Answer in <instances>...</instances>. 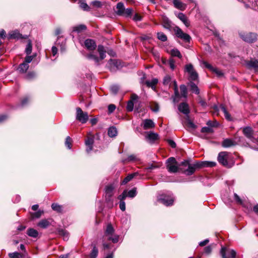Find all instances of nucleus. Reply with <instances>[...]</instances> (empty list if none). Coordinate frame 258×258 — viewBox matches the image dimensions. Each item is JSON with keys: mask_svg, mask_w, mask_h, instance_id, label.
I'll return each mask as SVG.
<instances>
[{"mask_svg": "<svg viewBox=\"0 0 258 258\" xmlns=\"http://www.w3.org/2000/svg\"><path fill=\"white\" fill-rule=\"evenodd\" d=\"M97 51L99 54V56L94 52L87 54L86 56L88 59L94 60L96 64L99 65L100 61L105 58L106 51L104 47L102 45L98 46Z\"/></svg>", "mask_w": 258, "mask_h": 258, "instance_id": "nucleus-1", "label": "nucleus"}, {"mask_svg": "<svg viewBox=\"0 0 258 258\" xmlns=\"http://www.w3.org/2000/svg\"><path fill=\"white\" fill-rule=\"evenodd\" d=\"M166 168L169 173H176L180 171V168L178 165V162L173 157H169L166 162Z\"/></svg>", "mask_w": 258, "mask_h": 258, "instance_id": "nucleus-2", "label": "nucleus"}, {"mask_svg": "<svg viewBox=\"0 0 258 258\" xmlns=\"http://www.w3.org/2000/svg\"><path fill=\"white\" fill-rule=\"evenodd\" d=\"M175 36L183 41L184 42L189 43L191 39L188 34L184 33L179 27L176 26L173 28Z\"/></svg>", "mask_w": 258, "mask_h": 258, "instance_id": "nucleus-3", "label": "nucleus"}, {"mask_svg": "<svg viewBox=\"0 0 258 258\" xmlns=\"http://www.w3.org/2000/svg\"><path fill=\"white\" fill-rule=\"evenodd\" d=\"M145 75H144L141 79V83L143 85H146L148 88H151L153 90L155 91L157 85L158 83V79L157 78H153L149 80H146Z\"/></svg>", "mask_w": 258, "mask_h": 258, "instance_id": "nucleus-4", "label": "nucleus"}, {"mask_svg": "<svg viewBox=\"0 0 258 258\" xmlns=\"http://www.w3.org/2000/svg\"><path fill=\"white\" fill-rule=\"evenodd\" d=\"M240 38L245 42L253 43L257 40V34L252 32H240Z\"/></svg>", "mask_w": 258, "mask_h": 258, "instance_id": "nucleus-5", "label": "nucleus"}, {"mask_svg": "<svg viewBox=\"0 0 258 258\" xmlns=\"http://www.w3.org/2000/svg\"><path fill=\"white\" fill-rule=\"evenodd\" d=\"M198 164H199L198 161L193 164L189 163L187 165V168H180V171L187 176H190L195 172L197 169H200V167L197 166Z\"/></svg>", "mask_w": 258, "mask_h": 258, "instance_id": "nucleus-6", "label": "nucleus"}, {"mask_svg": "<svg viewBox=\"0 0 258 258\" xmlns=\"http://www.w3.org/2000/svg\"><path fill=\"white\" fill-rule=\"evenodd\" d=\"M228 153L227 152H221L218 156V161L223 166L230 168L232 167V164L228 163L227 161Z\"/></svg>", "mask_w": 258, "mask_h": 258, "instance_id": "nucleus-7", "label": "nucleus"}, {"mask_svg": "<svg viewBox=\"0 0 258 258\" xmlns=\"http://www.w3.org/2000/svg\"><path fill=\"white\" fill-rule=\"evenodd\" d=\"M172 83L173 84L174 86V90L175 92V97H179V94L178 91V86L176 81H173V82H171V78L169 75H166L164 77L163 80V84L164 86H170Z\"/></svg>", "mask_w": 258, "mask_h": 258, "instance_id": "nucleus-8", "label": "nucleus"}, {"mask_svg": "<svg viewBox=\"0 0 258 258\" xmlns=\"http://www.w3.org/2000/svg\"><path fill=\"white\" fill-rule=\"evenodd\" d=\"M158 201L164 205L168 207L173 205L174 199L170 196L162 195L158 198Z\"/></svg>", "mask_w": 258, "mask_h": 258, "instance_id": "nucleus-9", "label": "nucleus"}, {"mask_svg": "<svg viewBox=\"0 0 258 258\" xmlns=\"http://www.w3.org/2000/svg\"><path fill=\"white\" fill-rule=\"evenodd\" d=\"M185 71L189 75V80L190 81H197L198 79V74L194 70L193 66L189 63L186 64L185 67Z\"/></svg>", "mask_w": 258, "mask_h": 258, "instance_id": "nucleus-10", "label": "nucleus"}, {"mask_svg": "<svg viewBox=\"0 0 258 258\" xmlns=\"http://www.w3.org/2000/svg\"><path fill=\"white\" fill-rule=\"evenodd\" d=\"M76 119L82 123H85L88 120V115L86 112H83L80 107L77 108Z\"/></svg>", "mask_w": 258, "mask_h": 258, "instance_id": "nucleus-11", "label": "nucleus"}, {"mask_svg": "<svg viewBox=\"0 0 258 258\" xmlns=\"http://www.w3.org/2000/svg\"><path fill=\"white\" fill-rule=\"evenodd\" d=\"M84 45L85 47L90 51L95 50L97 47L95 40L92 39H87L85 40Z\"/></svg>", "mask_w": 258, "mask_h": 258, "instance_id": "nucleus-12", "label": "nucleus"}, {"mask_svg": "<svg viewBox=\"0 0 258 258\" xmlns=\"http://www.w3.org/2000/svg\"><path fill=\"white\" fill-rule=\"evenodd\" d=\"M94 142V137L93 136H88L85 143L87 146L86 151L89 153L93 150V145Z\"/></svg>", "mask_w": 258, "mask_h": 258, "instance_id": "nucleus-13", "label": "nucleus"}, {"mask_svg": "<svg viewBox=\"0 0 258 258\" xmlns=\"http://www.w3.org/2000/svg\"><path fill=\"white\" fill-rule=\"evenodd\" d=\"M199 164L197 165V167H200V169L204 167H213L216 165V163L213 161H198Z\"/></svg>", "mask_w": 258, "mask_h": 258, "instance_id": "nucleus-14", "label": "nucleus"}, {"mask_svg": "<svg viewBox=\"0 0 258 258\" xmlns=\"http://www.w3.org/2000/svg\"><path fill=\"white\" fill-rule=\"evenodd\" d=\"M242 133L247 138L250 140L253 138L254 131L251 127L246 126L243 127L242 128Z\"/></svg>", "mask_w": 258, "mask_h": 258, "instance_id": "nucleus-15", "label": "nucleus"}, {"mask_svg": "<svg viewBox=\"0 0 258 258\" xmlns=\"http://www.w3.org/2000/svg\"><path fill=\"white\" fill-rule=\"evenodd\" d=\"M226 248L222 247L220 253L222 258H235L236 256V252L233 249L230 251V257H227L226 254Z\"/></svg>", "mask_w": 258, "mask_h": 258, "instance_id": "nucleus-16", "label": "nucleus"}, {"mask_svg": "<svg viewBox=\"0 0 258 258\" xmlns=\"http://www.w3.org/2000/svg\"><path fill=\"white\" fill-rule=\"evenodd\" d=\"M178 109L179 111L185 115H187L190 112L189 106L185 102H182L178 105Z\"/></svg>", "mask_w": 258, "mask_h": 258, "instance_id": "nucleus-17", "label": "nucleus"}, {"mask_svg": "<svg viewBox=\"0 0 258 258\" xmlns=\"http://www.w3.org/2000/svg\"><path fill=\"white\" fill-rule=\"evenodd\" d=\"M115 232L114 228L111 223H109L107 225L106 229L104 231V237H109L110 236H113Z\"/></svg>", "mask_w": 258, "mask_h": 258, "instance_id": "nucleus-18", "label": "nucleus"}, {"mask_svg": "<svg viewBox=\"0 0 258 258\" xmlns=\"http://www.w3.org/2000/svg\"><path fill=\"white\" fill-rule=\"evenodd\" d=\"M177 17L183 22L186 27H188L190 26V22L187 17L183 13H178Z\"/></svg>", "mask_w": 258, "mask_h": 258, "instance_id": "nucleus-19", "label": "nucleus"}, {"mask_svg": "<svg viewBox=\"0 0 258 258\" xmlns=\"http://www.w3.org/2000/svg\"><path fill=\"white\" fill-rule=\"evenodd\" d=\"M155 127V123L153 121L150 119H146L144 121L143 128L148 130Z\"/></svg>", "mask_w": 258, "mask_h": 258, "instance_id": "nucleus-20", "label": "nucleus"}, {"mask_svg": "<svg viewBox=\"0 0 258 258\" xmlns=\"http://www.w3.org/2000/svg\"><path fill=\"white\" fill-rule=\"evenodd\" d=\"M235 145L236 143L230 139H224L222 143V146L224 148H228Z\"/></svg>", "mask_w": 258, "mask_h": 258, "instance_id": "nucleus-21", "label": "nucleus"}, {"mask_svg": "<svg viewBox=\"0 0 258 258\" xmlns=\"http://www.w3.org/2000/svg\"><path fill=\"white\" fill-rule=\"evenodd\" d=\"M125 8L123 3H118L116 5V11H115L116 14L118 16H122L123 12H124Z\"/></svg>", "mask_w": 258, "mask_h": 258, "instance_id": "nucleus-22", "label": "nucleus"}, {"mask_svg": "<svg viewBox=\"0 0 258 258\" xmlns=\"http://www.w3.org/2000/svg\"><path fill=\"white\" fill-rule=\"evenodd\" d=\"M138 172H134L132 174H128L127 176H126L123 180L121 182V185H124L126 184L127 182L130 181L132 179H133L135 176L138 175Z\"/></svg>", "mask_w": 258, "mask_h": 258, "instance_id": "nucleus-23", "label": "nucleus"}, {"mask_svg": "<svg viewBox=\"0 0 258 258\" xmlns=\"http://www.w3.org/2000/svg\"><path fill=\"white\" fill-rule=\"evenodd\" d=\"M246 65L249 68H252L255 71L258 70V60H250L246 62Z\"/></svg>", "mask_w": 258, "mask_h": 258, "instance_id": "nucleus-24", "label": "nucleus"}, {"mask_svg": "<svg viewBox=\"0 0 258 258\" xmlns=\"http://www.w3.org/2000/svg\"><path fill=\"white\" fill-rule=\"evenodd\" d=\"M57 233L59 235L63 236L64 239L68 240L69 239V233L66 230L58 228Z\"/></svg>", "mask_w": 258, "mask_h": 258, "instance_id": "nucleus-25", "label": "nucleus"}, {"mask_svg": "<svg viewBox=\"0 0 258 258\" xmlns=\"http://www.w3.org/2000/svg\"><path fill=\"white\" fill-rule=\"evenodd\" d=\"M108 135L110 138H114L117 136V131L116 127L111 126L108 129Z\"/></svg>", "mask_w": 258, "mask_h": 258, "instance_id": "nucleus-26", "label": "nucleus"}, {"mask_svg": "<svg viewBox=\"0 0 258 258\" xmlns=\"http://www.w3.org/2000/svg\"><path fill=\"white\" fill-rule=\"evenodd\" d=\"M91 246L93 247V249L90 252V258H96L98 254V249L96 244L92 243Z\"/></svg>", "mask_w": 258, "mask_h": 258, "instance_id": "nucleus-27", "label": "nucleus"}, {"mask_svg": "<svg viewBox=\"0 0 258 258\" xmlns=\"http://www.w3.org/2000/svg\"><path fill=\"white\" fill-rule=\"evenodd\" d=\"M138 98H131V99L127 101L126 105V110L127 112H131L134 109V101L136 100Z\"/></svg>", "mask_w": 258, "mask_h": 258, "instance_id": "nucleus-28", "label": "nucleus"}, {"mask_svg": "<svg viewBox=\"0 0 258 258\" xmlns=\"http://www.w3.org/2000/svg\"><path fill=\"white\" fill-rule=\"evenodd\" d=\"M50 225L49 221L46 219L40 220L37 224V226L40 228L45 229Z\"/></svg>", "mask_w": 258, "mask_h": 258, "instance_id": "nucleus-29", "label": "nucleus"}, {"mask_svg": "<svg viewBox=\"0 0 258 258\" xmlns=\"http://www.w3.org/2000/svg\"><path fill=\"white\" fill-rule=\"evenodd\" d=\"M173 2L175 8L180 9V10H184L185 9L186 5L182 3L179 0H173Z\"/></svg>", "mask_w": 258, "mask_h": 258, "instance_id": "nucleus-30", "label": "nucleus"}, {"mask_svg": "<svg viewBox=\"0 0 258 258\" xmlns=\"http://www.w3.org/2000/svg\"><path fill=\"white\" fill-rule=\"evenodd\" d=\"M27 234L30 237L36 238L38 236V232L34 228H30L27 231Z\"/></svg>", "mask_w": 258, "mask_h": 258, "instance_id": "nucleus-31", "label": "nucleus"}, {"mask_svg": "<svg viewBox=\"0 0 258 258\" xmlns=\"http://www.w3.org/2000/svg\"><path fill=\"white\" fill-rule=\"evenodd\" d=\"M189 85L190 86V91L192 93H195L196 95H199L200 94V90L194 83L190 81L189 83Z\"/></svg>", "mask_w": 258, "mask_h": 258, "instance_id": "nucleus-32", "label": "nucleus"}, {"mask_svg": "<svg viewBox=\"0 0 258 258\" xmlns=\"http://www.w3.org/2000/svg\"><path fill=\"white\" fill-rule=\"evenodd\" d=\"M29 66L27 63L23 62L21 63L18 68V70L21 73H25L28 70Z\"/></svg>", "mask_w": 258, "mask_h": 258, "instance_id": "nucleus-33", "label": "nucleus"}, {"mask_svg": "<svg viewBox=\"0 0 258 258\" xmlns=\"http://www.w3.org/2000/svg\"><path fill=\"white\" fill-rule=\"evenodd\" d=\"M114 189V187L112 184H109L105 187V194L106 195H108V196H113V190Z\"/></svg>", "mask_w": 258, "mask_h": 258, "instance_id": "nucleus-34", "label": "nucleus"}, {"mask_svg": "<svg viewBox=\"0 0 258 258\" xmlns=\"http://www.w3.org/2000/svg\"><path fill=\"white\" fill-rule=\"evenodd\" d=\"M51 208L53 211H55L57 213H62V206L56 203H52L51 205Z\"/></svg>", "mask_w": 258, "mask_h": 258, "instance_id": "nucleus-35", "label": "nucleus"}, {"mask_svg": "<svg viewBox=\"0 0 258 258\" xmlns=\"http://www.w3.org/2000/svg\"><path fill=\"white\" fill-rule=\"evenodd\" d=\"M147 138L152 142H154L157 140L159 139V136L157 133H154L153 132H150Z\"/></svg>", "mask_w": 258, "mask_h": 258, "instance_id": "nucleus-36", "label": "nucleus"}, {"mask_svg": "<svg viewBox=\"0 0 258 258\" xmlns=\"http://www.w3.org/2000/svg\"><path fill=\"white\" fill-rule=\"evenodd\" d=\"M150 107L155 112H157L159 110V104L155 102H151L150 103Z\"/></svg>", "mask_w": 258, "mask_h": 258, "instance_id": "nucleus-37", "label": "nucleus"}, {"mask_svg": "<svg viewBox=\"0 0 258 258\" xmlns=\"http://www.w3.org/2000/svg\"><path fill=\"white\" fill-rule=\"evenodd\" d=\"M30 213L32 219L39 218L41 216V215L44 213V211L42 210H38L36 212H30Z\"/></svg>", "mask_w": 258, "mask_h": 258, "instance_id": "nucleus-38", "label": "nucleus"}, {"mask_svg": "<svg viewBox=\"0 0 258 258\" xmlns=\"http://www.w3.org/2000/svg\"><path fill=\"white\" fill-rule=\"evenodd\" d=\"M10 38L13 39H19L22 38V35L17 31L11 32L9 34Z\"/></svg>", "mask_w": 258, "mask_h": 258, "instance_id": "nucleus-39", "label": "nucleus"}, {"mask_svg": "<svg viewBox=\"0 0 258 258\" xmlns=\"http://www.w3.org/2000/svg\"><path fill=\"white\" fill-rule=\"evenodd\" d=\"M86 29V26L84 25H79L73 28V31L80 33Z\"/></svg>", "mask_w": 258, "mask_h": 258, "instance_id": "nucleus-40", "label": "nucleus"}, {"mask_svg": "<svg viewBox=\"0 0 258 258\" xmlns=\"http://www.w3.org/2000/svg\"><path fill=\"white\" fill-rule=\"evenodd\" d=\"M137 194V188L134 187L128 191H127V197L131 198H135Z\"/></svg>", "mask_w": 258, "mask_h": 258, "instance_id": "nucleus-41", "label": "nucleus"}, {"mask_svg": "<svg viewBox=\"0 0 258 258\" xmlns=\"http://www.w3.org/2000/svg\"><path fill=\"white\" fill-rule=\"evenodd\" d=\"M9 256L10 258H22L23 256V254L18 252H15L9 253ZM27 258H31V257H28Z\"/></svg>", "mask_w": 258, "mask_h": 258, "instance_id": "nucleus-42", "label": "nucleus"}, {"mask_svg": "<svg viewBox=\"0 0 258 258\" xmlns=\"http://www.w3.org/2000/svg\"><path fill=\"white\" fill-rule=\"evenodd\" d=\"M180 91L181 97H186L187 88L185 85H181L180 86Z\"/></svg>", "mask_w": 258, "mask_h": 258, "instance_id": "nucleus-43", "label": "nucleus"}, {"mask_svg": "<svg viewBox=\"0 0 258 258\" xmlns=\"http://www.w3.org/2000/svg\"><path fill=\"white\" fill-rule=\"evenodd\" d=\"M171 55L172 56H176L179 58L182 57V55L181 54L180 51L177 49H173L171 50Z\"/></svg>", "mask_w": 258, "mask_h": 258, "instance_id": "nucleus-44", "label": "nucleus"}, {"mask_svg": "<svg viewBox=\"0 0 258 258\" xmlns=\"http://www.w3.org/2000/svg\"><path fill=\"white\" fill-rule=\"evenodd\" d=\"M109 63L111 66V67H115L117 69H118L121 66L120 62L115 59H110Z\"/></svg>", "mask_w": 258, "mask_h": 258, "instance_id": "nucleus-45", "label": "nucleus"}, {"mask_svg": "<svg viewBox=\"0 0 258 258\" xmlns=\"http://www.w3.org/2000/svg\"><path fill=\"white\" fill-rule=\"evenodd\" d=\"M185 124L186 126L190 128L195 129L196 128V125L192 122L188 117V118L186 119Z\"/></svg>", "mask_w": 258, "mask_h": 258, "instance_id": "nucleus-46", "label": "nucleus"}, {"mask_svg": "<svg viewBox=\"0 0 258 258\" xmlns=\"http://www.w3.org/2000/svg\"><path fill=\"white\" fill-rule=\"evenodd\" d=\"M72 142H73V141H72V139H71V138L69 136L67 137V138L66 139V141H65V145H66V146L67 147V148L68 149H71L72 146Z\"/></svg>", "mask_w": 258, "mask_h": 258, "instance_id": "nucleus-47", "label": "nucleus"}, {"mask_svg": "<svg viewBox=\"0 0 258 258\" xmlns=\"http://www.w3.org/2000/svg\"><path fill=\"white\" fill-rule=\"evenodd\" d=\"M157 38L160 40L164 42L166 41L167 39V37L166 35L163 32H158L157 33Z\"/></svg>", "mask_w": 258, "mask_h": 258, "instance_id": "nucleus-48", "label": "nucleus"}, {"mask_svg": "<svg viewBox=\"0 0 258 258\" xmlns=\"http://www.w3.org/2000/svg\"><path fill=\"white\" fill-rule=\"evenodd\" d=\"M127 197V190H124L122 193L118 196V199L120 201L119 202L124 201Z\"/></svg>", "mask_w": 258, "mask_h": 258, "instance_id": "nucleus-49", "label": "nucleus"}, {"mask_svg": "<svg viewBox=\"0 0 258 258\" xmlns=\"http://www.w3.org/2000/svg\"><path fill=\"white\" fill-rule=\"evenodd\" d=\"M190 162L189 160H184V161L181 162L180 163L178 162V165L179 168H184L187 167V165Z\"/></svg>", "mask_w": 258, "mask_h": 258, "instance_id": "nucleus-50", "label": "nucleus"}, {"mask_svg": "<svg viewBox=\"0 0 258 258\" xmlns=\"http://www.w3.org/2000/svg\"><path fill=\"white\" fill-rule=\"evenodd\" d=\"M201 132L203 133L209 134L213 133V130L210 126H205L202 128Z\"/></svg>", "mask_w": 258, "mask_h": 258, "instance_id": "nucleus-51", "label": "nucleus"}, {"mask_svg": "<svg viewBox=\"0 0 258 258\" xmlns=\"http://www.w3.org/2000/svg\"><path fill=\"white\" fill-rule=\"evenodd\" d=\"M108 240L111 241L113 243H116L119 241V236L118 235H114L113 237L110 236L108 237Z\"/></svg>", "mask_w": 258, "mask_h": 258, "instance_id": "nucleus-52", "label": "nucleus"}, {"mask_svg": "<svg viewBox=\"0 0 258 258\" xmlns=\"http://www.w3.org/2000/svg\"><path fill=\"white\" fill-rule=\"evenodd\" d=\"M35 73L34 72H28L25 76V78L27 80H31L35 77Z\"/></svg>", "mask_w": 258, "mask_h": 258, "instance_id": "nucleus-53", "label": "nucleus"}, {"mask_svg": "<svg viewBox=\"0 0 258 258\" xmlns=\"http://www.w3.org/2000/svg\"><path fill=\"white\" fill-rule=\"evenodd\" d=\"M32 44H31V42L29 41L26 46V47L25 49V52L27 54L29 55L32 52Z\"/></svg>", "mask_w": 258, "mask_h": 258, "instance_id": "nucleus-54", "label": "nucleus"}, {"mask_svg": "<svg viewBox=\"0 0 258 258\" xmlns=\"http://www.w3.org/2000/svg\"><path fill=\"white\" fill-rule=\"evenodd\" d=\"M123 15L122 16H124L126 17H130L132 15L133 13V9L131 8H128L124 10V12H123Z\"/></svg>", "mask_w": 258, "mask_h": 258, "instance_id": "nucleus-55", "label": "nucleus"}, {"mask_svg": "<svg viewBox=\"0 0 258 258\" xmlns=\"http://www.w3.org/2000/svg\"><path fill=\"white\" fill-rule=\"evenodd\" d=\"M110 90L113 95H116L119 90V87L117 85H112L110 87Z\"/></svg>", "mask_w": 258, "mask_h": 258, "instance_id": "nucleus-56", "label": "nucleus"}, {"mask_svg": "<svg viewBox=\"0 0 258 258\" xmlns=\"http://www.w3.org/2000/svg\"><path fill=\"white\" fill-rule=\"evenodd\" d=\"M218 122L217 121L209 120L207 124L210 127H217L218 125Z\"/></svg>", "mask_w": 258, "mask_h": 258, "instance_id": "nucleus-57", "label": "nucleus"}, {"mask_svg": "<svg viewBox=\"0 0 258 258\" xmlns=\"http://www.w3.org/2000/svg\"><path fill=\"white\" fill-rule=\"evenodd\" d=\"M135 160H136V156L133 154V155H129L128 156L127 158L123 160L122 162L123 163H125V162H127L133 161Z\"/></svg>", "mask_w": 258, "mask_h": 258, "instance_id": "nucleus-58", "label": "nucleus"}, {"mask_svg": "<svg viewBox=\"0 0 258 258\" xmlns=\"http://www.w3.org/2000/svg\"><path fill=\"white\" fill-rule=\"evenodd\" d=\"M116 106L114 104H110L108 106V113H112L115 109Z\"/></svg>", "mask_w": 258, "mask_h": 258, "instance_id": "nucleus-59", "label": "nucleus"}, {"mask_svg": "<svg viewBox=\"0 0 258 258\" xmlns=\"http://www.w3.org/2000/svg\"><path fill=\"white\" fill-rule=\"evenodd\" d=\"M34 58V56L32 55H28L25 58V61L24 62L27 63L29 64V63L31 62L33 59Z\"/></svg>", "mask_w": 258, "mask_h": 258, "instance_id": "nucleus-60", "label": "nucleus"}, {"mask_svg": "<svg viewBox=\"0 0 258 258\" xmlns=\"http://www.w3.org/2000/svg\"><path fill=\"white\" fill-rule=\"evenodd\" d=\"M80 7L85 11H89L90 7L86 3H82L80 5Z\"/></svg>", "mask_w": 258, "mask_h": 258, "instance_id": "nucleus-61", "label": "nucleus"}, {"mask_svg": "<svg viewBox=\"0 0 258 258\" xmlns=\"http://www.w3.org/2000/svg\"><path fill=\"white\" fill-rule=\"evenodd\" d=\"M211 71H212V72L216 73L218 76H223L222 72L220 70H218L217 68H215L213 67V69H211Z\"/></svg>", "mask_w": 258, "mask_h": 258, "instance_id": "nucleus-62", "label": "nucleus"}, {"mask_svg": "<svg viewBox=\"0 0 258 258\" xmlns=\"http://www.w3.org/2000/svg\"><path fill=\"white\" fill-rule=\"evenodd\" d=\"M167 143L169 144V145L171 146L172 148H175L176 147V144L175 142L170 139H167Z\"/></svg>", "mask_w": 258, "mask_h": 258, "instance_id": "nucleus-63", "label": "nucleus"}, {"mask_svg": "<svg viewBox=\"0 0 258 258\" xmlns=\"http://www.w3.org/2000/svg\"><path fill=\"white\" fill-rule=\"evenodd\" d=\"M169 65L170 69L173 70L175 69V61L173 59H170L169 60Z\"/></svg>", "mask_w": 258, "mask_h": 258, "instance_id": "nucleus-64", "label": "nucleus"}]
</instances>
